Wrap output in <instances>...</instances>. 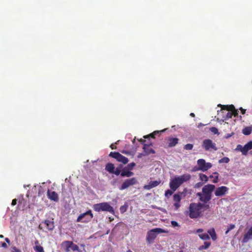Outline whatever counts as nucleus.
Here are the masks:
<instances>
[{
    "label": "nucleus",
    "mask_w": 252,
    "mask_h": 252,
    "mask_svg": "<svg viewBox=\"0 0 252 252\" xmlns=\"http://www.w3.org/2000/svg\"><path fill=\"white\" fill-rule=\"evenodd\" d=\"M209 208L210 206L208 204L191 203L189 206V210L186 212V214L191 219H196L201 216L203 211Z\"/></svg>",
    "instance_id": "obj_1"
},
{
    "label": "nucleus",
    "mask_w": 252,
    "mask_h": 252,
    "mask_svg": "<svg viewBox=\"0 0 252 252\" xmlns=\"http://www.w3.org/2000/svg\"><path fill=\"white\" fill-rule=\"evenodd\" d=\"M215 189V185L212 184L206 185L203 187L202 192L197 193V196L199 197L201 201L206 203L211 199L212 193Z\"/></svg>",
    "instance_id": "obj_2"
},
{
    "label": "nucleus",
    "mask_w": 252,
    "mask_h": 252,
    "mask_svg": "<svg viewBox=\"0 0 252 252\" xmlns=\"http://www.w3.org/2000/svg\"><path fill=\"white\" fill-rule=\"evenodd\" d=\"M190 179L191 175L189 174H185L179 176H175L173 179L170 180V188L173 191H176L183 183L189 181Z\"/></svg>",
    "instance_id": "obj_3"
},
{
    "label": "nucleus",
    "mask_w": 252,
    "mask_h": 252,
    "mask_svg": "<svg viewBox=\"0 0 252 252\" xmlns=\"http://www.w3.org/2000/svg\"><path fill=\"white\" fill-rule=\"evenodd\" d=\"M93 209L95 211L99 212L100 211L108 212L112 214H114L113 208L108 202H102L94 205Z\"/></svg>",
    "instance_id": "obj_4"
},
{
    "label": "nucleus",
    "mask_w": 252,
    "mask_h": 252,
    "mask_svg": "<svg viewBox=\"0 0 252 252\" xmlns=\"http://www.w3.org/2000/svg\"><path fill=\"white\" fill-rule=\"evenodd\" d=\"M164 232H165V231L160 228H156L149 230L146 236L147 242L149 244L153 243L158 234Z\"/></svg>",
    "instance_id": "obj_5"
},
{
    "label": "nucleus",
    "mask_w": 252,
    "mask_h": 252,
    "mask_svg": "<svg viewBox=\"0 0 252 252\" xmlns=\"http://www.w3.org/2000/svg\"><path fill=\"white\" fill-rule=\"evenodd\" d=\"M202 146L206 151H211L212 150L217 151L218 150L216 144L212 140L209 139L203 141Z\"/></svg>",
    "instance_id": "obj_6"
},
{
    "label": "nucleus",
    "mask_w": 252,
    "mask_h": 252,
    "mask_svg": "<svg viewBox=\"0 0 252 252\" xmlns=\"http://www.w3.org/2000/svg\"><path fill=\"white\" fill-rule=\"evenodd\" d=\"M252 149V141H249L244 146L241 145H238L235 149L237 151H240L243 155L246 156L249 150Z\"/></svg>",
    "instance_id": "obj_7"
},
{
    "label": "nucleus",
    "mask_w": 252,
    "mask_h": 252,
    "mask_svg": "<svg viewBox=\"0 0 252 252\" xmlns=\"http://www.w3.org/2000/svg\"><path fill=\"white\" fill-rule=\"evenodd\" d=\"M93 215L91 210H89L85 213L79 215L77 219V222H87L91 220Z\"/></svg>",
    "instance_id": "obj_8"
},
{
    "label": "nucleus",
    "mask_w": 252,
    "mask_h": 252,
    "mask_svg": "<svg viewBox=\"0 0 252 252\" xmlns=\"http://www.w3.org/2000/svg\"><path fill=\"white\" fill-rule=\"evenodd\" d=\"M197 164L198 165L200 171L202 172L207 171L212 166V164L210 162H206L205 159L202 158L197 160Z\"/></svg>",
    "instance_id": "obj_9"
},
{
    "label": "nucleus",
    "mask_w": 252,
    "mask_h": 252,
    "mask_svg": "<svg viewBox=\"0 0 252 252\" xmlns=\"http://www.w3.org/2000/svg\"><path fill=\"white\" fill-rule=\"evenodd\" d=\"M137 183V180L133 177L131 179L126 180L119 187L120 190L125 189L131 186L134 185Z\"/></svg>",
    "instance_id": "obj_10"
},
{
    "label": "nucleus",
    "mask_w": 252,
    "mask_h": 252,
    "mask_svg": "<svg viewBox=\"0 0 252 252\" xmlns=\"http://www.w3.org/2000/svg\"><path fill=\"white\" fill-rule=\"evenodd\" d=\"M109 156L116 159L118 161L121 162L124 164L128 162V158L118 152H111Z\"/></svg>",
    "instance_id": "obj_11"
},
{
    "label": "nucleus",
    "mask_w": 252,
    "mask_h": 252,
    "mask_svg": "<svg viewBox=\"0 0 252 252\" xmlns=\"http://www.w3.org/2000/svg\"><path fill=\"white\" fill-rule=\"evenodd\" d=\"M228 191V188L225 186H221L217 188L215 190V194L218 197L225 195Z\"/></svg>",
    "instance_id": "obj_12"
},
{
    "label": "nucleus",
    "mask_w": 252,
    "mask_h": 252,
    "mask_svg": "<svg viewBox=\"0 0 252 252\" xmlns=\"http://www.w3.org/2000/svg\"><path fill=\"white\" fill-rule=\"evenodd\" d=\"M47 195L48 198L51 201L58 202L59 200L58 193L54 191H51L48 189L47 191Z\"/></svg>",
    "instance_id": "obj_13"
},
{
    "label": "nucleus",
    "mask_w": 252,
    "mask_h": 252,
    "mask_svg": "<svg viewBox=\"0 0 252 252\" xmlns=\"http://www.w3.org/2000/svg\"><path fill=\"white\" fill-rule=\"evenodd\" d=\"M186 195V189H184V191L178 192L177 193L173 195V200L175 202H180L182 198Z\"/></svg>",
    "instance_id": "obj_14"
},
{
    "label": "nucleus",
    "mask_w": 252,
    "mask_h": 252,
    "mask_svg": "<svg viewBox=\"0 0 252 252\" xmlns=\"http://www.w3.org/2000/svg\"><path fill=\"white\" fill-rule=\"evenodd\" d=\"M161 183L160 180L151 181L148 185H145L143 188L145 189L149 190L153 188L158 186Z\"/></svg>",
    "instance_id": "obj_15"
},
{
    "label": "nucleus",
    "mask_w": 252,
    "mask_h": 252,
    "mask_svg": "<svg viewBox=\"0 0 252 252\" xmlns=\"http://www.w3.org/2000/svg\"><path fill=\"white\" fill-rule=\"evenodd\" d=\"M152 144H144L143 146L144 152L146 156L150 154H154L155 151L151 148Z\"/></svg>",
    "instance_id": "obj_16"
},
{
    "label": "nucleus",
    "mask_w": 252,
    "mask_h": 252,
    "mask_svg": "<svg viewBox=\"0 0 252 252\" xmlns=\"http://www.w3.org/2000/svg\"><path fill=\"white\" fill-rule=\"evenodd\" d=\"M250 239H252V227H251L245 234L242 240V242L244 243H247Z\"/></svg>",
    "instance_id": "obj_17"
},
{
    "label": "nucleus",
    "mask_w": 252,
    "mask_h": 252,
    "mask_svg": "<svg viewBox=\"0 0 252 252\" xmlns=\"http://www.w3.org/2000/svg\"><path fill=\"white\" fill-rule=\"evenodd\" d=\"M45 227L48 230H53L54 228V221L50 220H45L43 222Z\"/></svg>",
    "instance_id": "obj_18"
},
{
    "label": "nucleus",
    "mask_w": 252,
    "mask_h": 252,
    "mask_svg": "<svg viewBox=\"0 0 252 252\" xmlns=\"http://www.w3.org/2000/svg\"><path fill=\"white\" fill-rule=\"evenodd\" d=\"M178 140L177 138L169 137L168 139V146L170 147L175 146L178 143Z\"/></svg>",
    "instance_id": "obj_19"
},
{
    "label": "nucleus",
    "mask_w": 252,
    "mask_h": 252,
    "mask_svg": "<svg viewBox=\"0 0 252 252\" xmlns=\"http://www.w3.org/2000/svg\"><path fill=\"white\" fill-rule=\"evenodd\" d=\"M64 243L68 244V247H70V249L73 251L79 250L78 246L77 245L73 244V242L71 241H66L64 242Z\"/></svg>",
    "instance_id": "obj_20"
},
{
    "label": "nucleus",
    "mask_w": 252,
    "mask_h": 252,
    "mask_svg": "<svg viewBox=\"0 0 252 252\" xmlns=\"http://www.w3.org/2000/svg\"><path fill=\"white\" fill-rule=\"evenodd\" d=\"M207 232L208 234L210 235L213 241H215L217 239V237L214 228H211L209 229L207 231Z\"/></svg>",
    "instance_id": "obj_21"
},
{
    "label": "nucleus",
    "mask_w": 252,
    "mask_h": 252,
    "mask_svg": "<svg viewBox=\"0 0 252 252\" xmlns=\"http://www.w3.org/2000/svg\"><path fill=\"white\" fill-rule=\"evenodd\" d=\"M134 173L130 171H127L124 169L121 173V176L122 177H129L133 175Z\"/></svg>",
    "instance_id": "obj_22"
},
{
    "label": "nucleus",
    "mask_w": 252,
    "mask_h": 252,
    "mask_svg": "<svg viewBox=\"0 0 252 252\" xmlns=\"http://www.w3.org/2000/svg\"><path fill=\"white\" fill-rule=\"evenodd\" d=\"M35 246L34 247V250L36 252H44L43 248L39 245V242L38 241H36L35 242Z\"/></svg>",
    "instance_id": "obj_23"
},
{
    "label": "nucleus",
    "mask_w": 252,
    "mask_h": 252,
    "mask_svg": "<svg viewBox=\"0 0 252 252\" xmlns=\"http://www.w3.org/2000/svg\"><path fill=\"white\" fill-rule=\"evenodd\" d=\"M114 165L112 163H108L106 164L105 167L106 170L110 173H112L114 172Z\"/></svg>",
    "instance_id": "obj_24"
},
{
    "label": "nucleus",
    "mask_w": 252,
    "mask_h": 252,
    "mask_svg": "<svg viewBox=\"0 0 252 252\" xmlns=\"http://www.w3.org/2000/svg\"><path fill=\"white\" fill-rule=\"evenodd\" d=\"M252 131V126L246 127L242 130L243 133L246 135H250Z\"/></svg>",
    "instance_id": "obj_25"
},
{
    "label": "nucleus",
    "mask_w": 252,
    "mask_h": 252,
    "mask_svg": "<svg viewBox=\"0 0 252 252\" xmlns=\"http://www.w3.org/2000/svg\"><path fill=\"white\" fill-rule=\"evenodd\" d=\"M198 236L201 239L203 240H207L210 239L209 234L206 233L199 234Z\"/></svg>",
    "instance_id": "obj_26"
},
{
    "label": "nucleus",
    "mask_w": 252,
    "mask_h": 252,
    "mask_svg": "<svg viewBox=\"0 0 252 252\" xmlns=\"http://www.w3.org/2000/svg\"><path fill=\"white\" fill-rule=\"evenodd\" d=\"M220 106L222 107V109H225L226 110L228 111H231L232 112L235 109V107L233 105H221L220 104Z\"/></svg>",
    "instance_id": "obj_27"
},
{
    "label": "nucleus",
    "mask_w": 252,
    "mask_h": 252,
    "mask_svg": "<svg viewBox=\"0 0 252 252\" xmlns=\"http://www.w3.org/2000/svg\"><path fill=\"white\" fill-rule=\"evenodd\" d=\"M211 243L209 242H205L204 245L199 247V249L200 250H206L210 246Z\"/></svg>",
    "instance_id": "obj_28"
},
{
    "label": "nucleus",
    "mask_w": 252,
    "mask_h": 252,
    "mask_svg": "<svg viewBox=\"0 0 252 252\" xmlns=\"http://www.w3.org/2000/svg\"><path fill=\"white\" fill-rule=\"evenodd\" d=\"M199 176L200 180L202 182H207L208 181V177L205 174L200 173Z\"/></svg>",
    "instance_id": "obj_29"
},
{
    "label": "nucleus",
    "mask_w": 252,
    "mask_h": 252,
    "mask_svg": "<svg viewBox=\"0 0 252 252\" xmlns=\"http://www.w3.org/2000/svg\"><path fill=\"white\" fill-rule=\"evenodd\" d=\"M174 191L171 189L166 190L165 192V196L167 198H169Z\"/></svg>",
    "instance_id": "obj_30"
},
{
    "label": "nucleus",
    "mask_w": 252,
    "mask_h": 252,
    "mask_svg": "<svg viewBox=\"0 0 252 252\" xmlns=\"http://www.w3.org/2000/svg\"><path fill=\"white\" fill-rule=\"evenodd\" d=\"M128 206L126 204L121 206L120 208V211L122 214L124 213L127 210Z\"/></svg>",
    "instance_id": "obj_31"
},
{
    "label": "nucleus",
    "mask_w": 252,
    "mask_h": 252,
    "mask_svg": "<svg viewBox=\"0 0 252 252\" xmlns=\"http://www.w3.org/2000/svg\"><path fill=\"white\" fill-rule=\"evenodd\" d=\"M165 130V129H163V130H160V131H155L153 133H152V134H151L150 135H146V136H144V137L145 138H146L147 137H148L149 136H151L152 137L154 138L155 137V135L156 134H157V133H158L159 132H163Z\"/></svg>",
    "instance_id": "obj_32"
},
{
    "label": "nucleus",
    "mask_w": 252,
    "mask_h": 252,
    "mask_svg": "<svg viewBox=\"0 0 252 252\" xmlns=\"http://www.w3.org/2000/svg\"><path fill=\"white\" fill-rule=\"evenodd\" d=\"M229 158L227 157H224L220 159L219 160V162L220 163H228L229 161Z\"/></svg>",
    "instance_id": "obj_33"
},
{
    "label": "nucleus",
    "mask_w": 252,
    "mask_h": 252,
    "mask_svg": "<svg viewBox=\"0 0 252 252\" xmlns=\"http://www.w3.org/2000/svg\"><path fill=\"white\" fill-rule=\"evenodd\" d=\"M193 145L192 144H187L185 145L184 149L187 150H191L192 149Z\"/></svg>",
    "instance_id": "obj_34"
},
{
    "label": "nucleus",
    "mask_w": 252,
    "mask_h": 252,
    "mask_svg": "<svg viewBox=\"0 0 252 252\" xmlns=\"http://www.w3.org/2000/svg\"><path fill=\"white\" fill-rule=\"evenodd\" d=\"M210 130L214 134H219L218 129L215 127H211Z\"/></svg>",
    "instance_id": "obj_35"
},
{
    "label": "nucleus",
    "mask_w": 252,
    "mask_h": 252,
    "mask_svg": "<svg viewBox=\"0 0 252 252\" xmlns=\"http://www.w3.org/2000/svg\"><path fill=\"white\" fill-rule=\"evenodd\" d=\"M37 187L38 188V194L39 196L41 195L44 192V190L41 186H37Z\"/></svg>",
    "instance_id": "obj_36"
},
{
    "label": "nucleus",
    "mask_w": 252,
    "mask_h": 252,
    "mask_svg": "<svg viewBox=\"0 0 252 252\" xmlns=\"http://www.w3.org/2000/svg\"><path fill=\"white\" fill-rule=\"evenodd\" d=\"M235 227V225L234 224H231L229 225L227 230L225 232V234H227L229 231L233 229Z\"/></svg>",
    "instance_id": "obj_37"
},
{
    "label": "nucleus",
    "mask_w": 252,
    "mask_h": 252,
    "mask_svg": "<svg viewBox=\"0 0 252 252\" xmlns=\"http://www.w3.org/2000/svg\"><path fill=\"white\" fill-rule=\"evenodd\" d=\"M214 175H216V176H215L214 180H213V182L214 183H217L218 182L219 174L217 172H215V173H214Z\"/></svg>",
    "instance_id": "obj_38"
},
{
    "label": "nucleus",
    "mask_w": 252,
    "mask_h": 252,
    "mask_svg": "<svg viewBox=\"0 0 252 252\" xmlns=\"http://www.w3.org/2000/svg\"><path fill=\"white\" fill-rule=\"evenodd\" d=\"M135 166L134 162H131L127 165V168L129 170H132V168Z\"/></svg>",
    "instance_id": "obj_39"
},
{
    "label": "nucleus",
    "mask_w": 252,
    "mask_h": 252,
    "mask_svg": "<svg viewBox=\"0 0 252 252\" xmlns=\"http://www.w3.org/2000/svg\"><path fill=\"white\" fill-rule=\"evenodd\" d=\"M233 115L232 112H228L226 114V119H228L231 118Z\"/></svg>",
    "instance_id": "obj_40"
},
{
    "label": "nucleus",
    "mask_w": 252,
    "mask_h": 252,
    "mask_svg": "<svg viewBox=\"0 0 252 252\" xmlns=\"http://www.w3.org/2000/svg\"><path fill=\"white\" fill-rule=\"evenodd\" d=\"M198 171H200V168L198 166V165L197 164L196 166H194L192 169V171L193 172H196Z\"/></svg>",
    "instance_id": "obj_41"
},
{
    "label": "nucleus",
    "mask_w": 252,
    "mask_h": 252,
    "mask_svg": "<svg viewBox=\"0 0 252 252\" xmlns=\"http://www.w3.org/2000/svg\"><path fill=\"white\" fill-rule=\"evenodd\" d=\"M121 173L120 169L119 168H116L115 170H114V172L113 173L115 174L116 175H119Z\"/></svg>",
    "instance_id": "obj_42"
},
{
    "label": "nucleus",
    "mask_w": 252,
    "mask_h": 252,
    "mask_svg": "<svg viewBox=\"0 0 252 252\" xmlns=\"http://www.w3.org/2000/svg\"><path fill=\"white\" fill-rule=\"evenodd\" d=\"M180 202H175V203L174 204V206L176 210H178V209L180 207Z\"/></svg>",
    "instance_id": "obj_43"
},
{
    "label": "nucleus",
    "mask_w": 252,
    "mask_h": 252,
    "mask_svg": "<svg viewBox=\"0 0 252 252\" xmlns=\"http://www.w3.org/2000/svg\"><path fill=\"white\" fill-rule=\"evenodd\" d=\"M171 225L173 227H176L179 226L178 222L176 221L172 220L171 222Z\"/></svg>",
    "instance_id": "obj_44"
},
{
    "label": "nucleus",
    "mask_w": 252,
    "mask_h": 252,
    "mask_svg": "<svg viewBox=\"0 0 252 252\" xmlns=\"http://www.w3.org/2000/svg\"><path fill=\"white\" fill-rule=\"evenodd\" d=\"M233 115H234L235 117L238 116V111L237 109H235L232 112Z\"/></svg>",
    "instance_id": "obj_45"
},
{
    "label": "nucleus",
    "mask_w": 252,
    "mask_h": 252,
    "mask_svg": "<svg viewBox=\"0 0 252 252\" xmlns=\"http://www.w3.org/2000/svg\"><path fill=\"white\" fill-rule=\"evenodd\" d=\"M202 185H203V183L199 182V183H197V184H196L194 186V187L195 188H199L201 187Z\"/></svg>",
    "instance_id": "obj_46"
},
{
    "label": "nucleus",
    "mask_w": 252,
    "mask_h": 252,
    "mask_svg": "<svg viewBox=\"0 0 252 252\" xmlns=\"http://www.w3.org/2000/svg\"><path fill=\"white\" fill-rule=\"evenodd\" d=\"M12 252H21V251L14 247L12 248Z\"/></svg>",
    "instance_id": "obj_47"
},
{
    "label": "nucleus",
    "mask_w": 252,
    "mask_h": 252,
    "mask_svg": "<svg viewBox=\"0 0 252 252\" xmlns=\"http://www.w3.org/2000/svg\"><path fill=\"white\" fill-rule=\"evenodd\" d=\"M65 244L66 245V248H65V249L64 250L65 252H69L70 251V249H71L70 247H68V244Z\"/></svg>",
    "instance_id": "obj_48"
},
{
    "label": "nucleus",
    "mask_w": 252,
    "mask_h": 252,
    "mask_svg": "<svg viewBox=\"0 0 252 252\" xmlns=\"http://www.w3.org/2000/svg\"><path fill=\"white\" fill-rule=\"evenodd\" d=\"M203 231V229H201V228H199V229H198L196 230L195 231V233H198L199 234H201L202 233Z\"/></svg>",
    "instance_id": "obj_49"
},
{
    "label": "nucleus",
    "mask_w": 252,
    "mask_h": 252,
    "mask_svg": "<svg viewBox=\"0 0 252 252\" xmlns=\"http://www.w3.org/2000/svg\"><path fill=\"white\" fill-rule=\"evenodd\" d=\"M146 156V155H145V154L144 152L143 153H140V154H139L137 157H138V158H141L143 156Z\"/></svg>",
    "instance_id": "obj_50"
},
{
    "label": "nucleus",
    "mask_w": 252,
    "mask_h": 252,
    "mask_svg": "<svg viewBox=\"0 0 252 252\" xmlns=\"http://www.w3.org/2000/svg\"><path fill=\"white\" fill-rule=\"evenodd\" d=\"M16 203H17V200L16 199H14L12 200L11 205L12 206H14L16 204Z\"/></svg>",
    "instance_id": "obj_51"
},
{
    "label": "nucleus",
    "mask_w": 252,
    "mask_h": 252,
    "mask_svg": "<svg viewBox=\"0 0 252 252\" xmlns=\"http://www.w3.org/2000/svg\"><path fill=\"white\" fill-rule=\"evenodd\" d=\"M239 109L241 111V113H242L243 114H244L246 113V109H243L242 107H240V108H239Z\"/></svg>",
    "instance_id": "obj_52"
},
{
    "label": "nucleus",
    "mask_w": 252,
    "mask_h": 252,
    "mask_svg": "<svg viewBox=\"0 0 252 252\" xmlns=\"http://www.w3.org/2000/svg\"><path fill=\"white\" fill-rule=\"evenodd\" d=\"M110 148L112 149H115L116 148V147L115 146V144H112L111 145H110Z\"/></svg>",
    "instance_id": "obj_53"
},
{
    "label": "nucleus",
    "mask_w": 252,
    "mask_h": 252,
    "mask_svg": "<svg viewBox=\"0 0 252 252\" xmlns=\"http://www.w3.org/2000/svg\"><path fill=\"white\" fill-rule=\"evenodd\" d=\"M1 246L3 248H7V244L5 243H2L1 244Z\"/></svg>",
    "instance_id": "obj_54"
},
{
    "label": "nucleus",
    "mask_w": 252,
    "mask_h": 252,
    "mask_svg": "<svg viewBox=\"0 0 252 252\" xmlns=\"http://www.w3.org/2000/svg\"><path fill=\"white\" fill-rule=\"evenodd\" d=\"M5 241L7 243H8V244H9V243H10V240H9V239L8 238H6L5 239Z\"/></svg>",
    "instance_id": "obj_55"
},
{
    "label": "nucleus",
    "mask_w": 252,
    "mask_h": 252,
    "mask_svg": "<svg viewBox=\"0 0 252 252\" xmlns=\"http://www.w3.org/2000/svg\"><path fill=\"white\" fill-rule=\"evenodd\" d=\"M190 116L192 117H194L195 116V115H194V114L193 113H191L190 114Z\"/></svg>",
    "instance_id": "obj_56"
},
{
    "label": "nucleus",
    "mask_w": 252,
    "mask_h": 252,
    "mask_svg": "<svg viewBox=\"0 0 252 252\" xmlns=\"http://www.w3.org/2000/svg\"><path fill=\"white\" fill-rule=\"evenodd\" d=\"M122 153H124V154H127L128 153V152H126V151H123Z\"/></svg>",
    "instance_id": "obj_57"
},
{
    "label": "nucleus",
    "mask_w": 252,
    "mask_h": 252,
    "mask_svg": "<svg viewBox=\"0 0 252 252\" xmlns=\"http://www.w3.org/2000/svg\"><path fill=\"white\" fill-rule=\"evenodd\" d=\"M210 178H214V175H210Z\"/></svg>",
    "instance_id": "obj_58"
},
{
    "label": "nucleus",
    "mask_w": 252,
    "mask_h": 252,
    "mask_svg": "<svg viewBox=\"0 0 252 252\" xmlns=\"http://www.w3.org/2000/svg\"><path fill=\"white\" fill-rule=\"evenodd\" d=\"M203 125H203L202 124L200 123V124H199L198 126H203Z\"/></svg>",
    "instance_id": "obj_59"
},
{
    "label": "nucleus",
    "mask_w": 252,
    "mask_h": 252,
    "mask_svg": "<svg viewBox=\"0 0 252 252\" xmlns=\"http://www.w3.org/2000/svg\"><path fill=\"white\" fill-rule=\"evenodd\" d=\"M126 252H132L131 250H129Z\"/></svg>",
    "instance_id": "obj_60"
},
{
    "label": "nucleus",
    "mask_w": 252,
    "mask_h": 252,
    "mask_svg": "<svg viewBox=\"0 0 252 252\" xmlns=\"http://www.w3.org/2000/svg\"><path fill=\"white\" fill-rule=\"evenodd\" d=\"M140 141H141V142H143H143H144L145 141V140H142V139H141Z\"/></svg>",
    "instance_id": "obj_61"
},
{
    "label": "nucleus",
    "mask_w": 252,
    "mask_h": 252,
    "mask_svg": "<svg viewBox=\"0 0 252 252\" xmlns=\"http://www.w3.org/2000/svg\"><path fill=\"white\" fill-rule=\"evenodd\" d=\"M0 238H3V235H0Z\"/></svg>",
    "instance_id": "obj_62"
},
{
    "label": "nucleus",
    "mask_w": 252,
    "mask_h": 252,
    "mask_svg": "<svg viewBox=\"0 0 252 252\" xmlns=\"http://www.w3.org/2000/svg\"><path fill=\"white\" fill-rule=\"evenodd\" d=\"M250 154H251V155H252V150L250 151Z\"/></svg>",
    "instance_id": "obj_63"
},
{
    "label": "nucleus",
    "mask_w": 252,
    "mask_h": 252,
    "mask_svg": "<svg viewBox=\"0 0 252 252\" xmlns=\"http://www.w3.org/2000/svg\"><path fill=\"white\" fill-rule=\"evenodd\" d=\"M34 189H36V186H34Z\"/></svg>",
    "instance_id": "obj_64"
}]
</instances>
